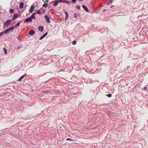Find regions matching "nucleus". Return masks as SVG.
<instances>
[{
    "mask_svg": "<svg viewBox=\"0 0 148 148\" xmlns=\"http://www.w3.org/2000/svg\"><path fill=\"white\" fill-rule=\"evenodd\" d=\"M76 43V41L75 40H73L72 42V44L73 45H75Z\"/></svg>",
    "mask_w": 148,
    "mask_h": 148,
    "instance_id": "obj_20",
    "label": "nucleus"
},
{
    "mask_svg": "<svg viewBox=\"0 0 148 148\" xmlns=\"http://www.w3.org/2000/svg\"><path fill=\"white\" fill-rule=\"evenodd\" d=\"M43 7H46L48 6V4L47 3H44L43 5Z\"/></svg>",
    "mask_w": 148,
    "mask_h": 148,
    "instance_id": "obj_19",
    "label": "nucleus"
},
{
    "mask_svg": "<svg viewBox=\"0 0 148 148\" xmlns=\"http://www.w3.org/2000/svg\"><path fill=\"white\" fill-rule=\"evenodd\" d=\"M32 21V19L30 17L26 19L25 20V22H31Z\"/></svg>",
    "mask_w": 148,
    "mask_h": 148,
    "instance_id": "obj_5",
    "label": "nucleus"
},
{
    "mask_svg": "<svg viewBox=\"0 0 148 148\" xmlns=\"http://www.w3.org/2000/svg\"><path fill=\"white\" fill-rule=\"evenodd\" d=\"M58 3H59L58 1H56V2H55V3L53 5V6H57Z\"/></svg>",
    "mask_w": 148,
    "mask_h": 148,
    "instance_id": "obj_16",
    "label": "nucleus"
},
{
    "mask_svg": "<svg viewBox=\"0 0 148 148\" xmlns=\"http://www.w3.org/2000/svg\"><path fill=\"white\" fill-rule=\"evenodd\" d=\"M34 33V32L33 30H30L29 32V34L30 35H33Z\"/></svg>",
    "mask_w": 148,
    "mask_h": 148,
    "instance_id": "obj_11",
    "label": "nucleus"
},
{
    "mask_svg": "<svg viewBox=\"0 0 148 148\" xmlns=\"http://www.w3.org/2000/svg\"><path fill=\"white\" fill-rule=\"evenodd\" d=\"M44 12V10H43V12Z\"/></svg>",
    "mask_w": 148,
    "mask_h": 148,
    "instance_id": "obj_38",
    "label": "nucleus"
},
{
    "mask_svg": "<svg viewBox=\"0 0 148 148\" xmlns=\"http://www.w3.org/2000/svg\"><path fill=\"white\" fill-rule=\"evenodd\" d=\"M36 13L37 14H41V12L39 10H38L36 11Z\"/></svg>",
    "mask_w": 148,
    "mask_h": 148,
    "instance_id": "obj_23",
    "label": "nucleus"
},
{
    "mask_svg": "<svg viewBox=\"0 0 148 148\" xmlns=\"http://www.w3.org/2000/svg\"><path fill=\"white\" fill-rule=\"evenodd\" d=\"M147 86H145L143 88V90H147Z\"/></svg>",
    "mask_w": 148,
    "mask_h": 148,
    "instance_id": "obj_28",
    "label": "nucleus"
},
{
    "mask_svg": "<svg viewBox=\"0 0 148 148\" xmlns=\"http://www.w3.org/2000/svg\"><path fill=\"white\" fill-rule=\"evenodd\" d=\"M4 33V31H2L1 32V33H0V36H2L3 35V34Z\"/></svg>",
    "mask_w": 148,
    "mask_h": 148,
    "instance_id": "obj_24",
    "label": "nucleus"
},
{
    "mask_svg": "<svg viewBox=\"0 0 148 148\" xmlns=\"http://www.w3.org/2000/svg\"><path fill=\"white\" fill-rule=\"evenodd\" d=\"M106 95L109 97H112V95L111 94H109L108 95Z\"/></svg>",
    "mask_w": 148,
    "mask_h": 148,
    "instance_id": "obj_25",
    "label": "nucleus"
},
{
    "mask_svg": "<svg viewBox=\"0 0 148 148\" xmlns=\"http://www.w3.org/2000/svg\"><path fill=\"white\" fill-rule=\"evenodd\" d=\"M24 75H22L20 78H19V81H21L23 78Z\"/></svg>",
    "mask_w": 148,
    "mask_h": 148,
    "instance_id": "obj_21",
    "label": "nucleus"
},
{
    "mask_svg": "<svg viewBox=\"0 0 148 148\" xmlns=\"http://www.w3.org/2000/svg\"><path fill=\"white\" fill-rule=\"evenodd\" d=\"M82 7L87 12H88V8H87V7L85 5H83L82 6Z\"/></svg>",
    "mask_w": 148,
    "mask_h": 148,
    "instance_id": "obj_7",
    "label": "nucleus"
},
{
    "mask_svg": "<svg viewBox=\"0 0 148 148\" xmlns=\"http://www.w3.org/2000/svg\"><path fill=\"white\" fill-rule=\"evenodd\" d=\"M17 26H18V22L15 25V27Z\"/></svg>",
    "mask_w": 148,
    "mask_h": 148,
    "instance_id": "obj_31",
    "label": "nucleus"
},
{
    "mask_svg": "<svg viewBox=\"0 0 148 148\" xmlns=\"http://www.w3.org/2000/svg\"><path fill=\"white\" fill-rule=\"evenodd\" d=\"M10 32L9 31V29H6V30H5L4 32L5 34H7L9 33Z\"/></svg>",
    "mask_w": 148,
    "mask_h": 148,
    "instance_id": "obj_14",
    "label": "nucleus"
},
{
    "mask_svg": "<svg viewBox=\"0 0 148 148\" xmlns=\"http://www.w3.org/2000/svg\"><path fill=\"white\" fill-rule=\"evenodd\" d=\"M19 49L18 46V47H17V48H16V49Z\"/></svg>",
    "mask_w": 148,
    "mask_h": 148,
    "instance_id": "obj_33",
    "label": "nucleus"
},
{
    "mask_svg": "<svg viewBox=\"0 0 148 148\" xmlns=\"http://www.w3.org/2000/svg\"><path fill=\"white\" fill-rule=\"evenodd\" d=\"M83 0H80L79 1H83Z\"/></svg>",
    "mask_w": 148,
    "mask_h": 148,
    "instance_id": "obj_36",
    "label": "nucleus"
},
{
    "mask_svg": "<svg viewBox=\"0 0 148 148\" xmlns=\"http://www.w3.org/2000/svg\"><path fill=\"white\" fill-rule=\"evenodd\" d=\"M10 12L11 13H13L14 12V10L12 9H10Z\"/></svg>",
    "mask_w": 148,
    "mask_h": 148,
    "instance_id": "obj_26",
    "label": "nucleus"
},
{
    "mask_svg": "<svg viewBox=\"0 0 148 148\" xmlns=\"http://www.w3.org/2000/svg\"><path fill=\"white\" fill-rule=\"evenodd\" d=\"M38 29L39 31L42 32L44 29V27H43L39 26L38 28Z\"/></svg>",
    "mask_w": 148,
    "mask_h": 148,
    "instance_id": "obj_6",
    "label": "nucleus"
},
{
    "mask_svg": "<svg viewBox=\"0 0 148 148\" xmlns=\"http://www.w3.org/2000/svg\"><path fill=\"white\" fill-rule=\"evenodd\" d=\"M66 140H70V141H76L77 140H73V139L70 138H67L66 139Z\"/></svg>",
    "mask_w": 148,
    "mask_h": 148,
    "instance_id": "obj_17",
    "label": "nucleus"
},
{
    "mask_svg": "<svg viewBox=\"0 0 148 148\" xmlns=\"http://www.w3.org/2000/svg\"><path fill=\"white\" fill-rule=\"evenodd\" d=\"M45 17L46 22L48 23H50V21L49 18L47 15H45Z\"/></svg>",
    "mask_w": 148,
    "mask_h": 148,
    "instance_id": "obj_2",
    "label": "nucleus"
},
{
    "mask_svg": "<svg viewBox=\"0 0 148 148\" xmlns=\"http://www.w3.org/2000/svg\"><path fill=\"white\" fill-rule=\"evenodd\" d=\"M8 29L9 30L10 32L12 31L14 29V27L13 26H12L11 27L8 28Z\"/></svg>",
    "mask_w": 148,
    "mask_h": 148,
    "instance_id": "obj_12",
    "label": "nucleus"
},
{
    "mask_svg": "<svg viewBox=\"0 0 148 148\" xmlns=\"http://www.w3.org/2000/svg\"><path fill=\"white\" fill-rule=\"evenodd\" d=\"M112 1H109L108 3V5L110 4L111 3H112Z\"/></svg>",
    "mask_w": 148,
    "mask_h": 148,
    "instance_id": "obj_30",
    "label": "nucleus"
},
{
    "mask_svg": "<svg viewBox=\"0 0 148 148\" xmlns=\"http://www.w3.org/2000/svg\"><path fill=\"white\" fill-rule=\"evenodd\" d=\"M1 13V12H0V14Z\"/></svg>",
    "mask_w": 148,
    "mask_h": 148,
    "instance_id": "obj_39",
    "label": "nucleus"
},
{
    "mask_svg": "<svg viewBox=\"0 0 148 148\" xmlns=\"http://www.w3.org/2000/svg\"><path fill=\"white\" fill-rule=\"evenodd\" d=\"M60 3L62 2L63 3V2H64V1H63L62 0H58V1Z\"/></svg>",
    "mask_w": 148,
    "mask_h": 148,
    "instance_id": "obj_29",
    "label": "nucleus"
},
{
    "mask_svg": "<svg viewBox=\"0 0 148 148\" xmlns=\"http://www.w3.org/2000/svg\"><path fill=\"white\" fill-rule=\"evenodd\" d=\"M17 39H18V37H17Z\"/></svg>",
    "mask_w": 148,
    "mask_h": 148,
    "instance_id": "obj_37",
    "label": "nucleus"
},
{
    "mask_svg": "<svg viewBox=\"0 0 148 148\" xmlns=\"http://www.w3.org/2000/svg\"><path fill=\"white\" fill-rule=\"evenodd\" d=\"M3 50L4 51V53L5 54H7V49L4 48L3 49Z\"/></svg>",
    "mask_w": 148,
    "mask_h": 148,
    "instance_id": "obj_18",
    "label": "nucleus"
},
{
    "mask_svg": "<svg viewBox=\"0 0 148 148\" xmlns=\"http://www.w3.org/2000/svg\"><path fill=\"white\" fill-rule=\"evenodd\" d=\"M11 21V20L10 19L7 20L4 23V25L5 26H7L10 24Z\"/></svg>",
    "mask_w": 148,
    "mask_h": 148,
    "instance_id": "obj_1",
    "label": "nucleus"
},
{
    "mask_svg": "<svg viewBox=\"0 0 148 148\" xmlns=\"http://www.w3.org/2000/svg\"><path fill=\"white\" fill-rule=\"evenodd\" d=\"M24 6V3L23 2H21L19 5V8L20 9L23 8Z\"/></svg>",
    "mask_w": 148,
    "mask_h": 148,
    "instance_id": "obj_9",
    "label": "nucleus"
},
{
    "mask_svg": "<svg viewBox=\"0 0 148 148\" xmlns=\"http://www.w3.org/2000/svg\"><path fill=\"white\" fill-rule=\"evenodd\" d=\"M18 14L16 13L14 14L12 17V19L13 20H14L18 16Z\"/></svg>",
    "mask_w": 148,
    "mask_h": 148,
    "instance_id": "obj_4",
    "label": "nucleus"
},
{
    "mask_svg": "<svg viewBox=\"0 0 148 148\" xmlns=\"http://www.w3.org/2000/svg\"><path fill=\"white\" fill-rule=\"evenodd\" d=\"M47 32H46L45 34H44L40 38V40H41L44 37H45L47 35Z\"/></svg>",
    "mask_w": 148,
    "mask_h": 148,
    "instance_id": "obj_8",
    "label": "nucleus"
},
{
    "mask_svg": "<svg viewBox=\"0 0 148 148\" xmlns=\"http://www.w3.org/2000/svg\"><path fill=\"white\" fill-rule=\"evenodd\" d=\"M65 14H66L65 20H66L68 18V17H69L68 14V13L66 11L65 12Z\"/></svg>",
    "mask_w": 148,
    "mask_h": 148,
    "instance_id": "obj_10",
    "label": "nucleus"
},
{
    "mask_svg": "<svg viewBox=\"0 0 148 148\" xmlns=\"http://www.w3.org/2000/svg\"><path fill=\"white\" fill-rule=\"evenodd\" d=\"M113 6H111V7H110V8H112V7H113Z\"/></svg>",
    "mask_w": 148,
    "mask_h": 148,
    "instance_id": "obj_34",
    "label": "nucleus"
},
{
    "mask_svg": "<svg viewBox=\"0 0 148 148\" xmlns=\"http://www.w3.org/2000/svg\"><path fill=\"white\" fill-rule=\"evenodd\" d=\"M78 14L76 13H75L74 14V16L75 18H76L78 17Z\"/></svg>",
    "mask_w": 148,
    "mask_h": 148,
    "instance_id": "obj_15",
    "label": "nucleus"
},
{
    "mask_svg": "<svg viewBox=\"0 0 148 148\" xmlns=\"http://www.w3.org/2000/svg\"><path fill=\"white\" fill-rule=\"evenodd\" d=\"M77 0H72V2L73 3H75L76 2Z\"/></svg>",
    "mask_w": 148,
    "mask_h": 148,
    "instance_id": "obj_32",
    "label": "nucleus"
},
{
    "mask_svg": "<svg viewBox=\"0 0 148 148\" xmlns=\"http://www.w3.org/2000/svg\"><path fill=\"white\" fill-rule=\"evenodd\" d=\"M76 8L77 9H78V10H79V9H80V6L79 5H77L76 6Z\"/></svg>",
    "mask_w": 148,
    "mask_h": 148,
    "instance_id": "obj_22",
    "label": "nucleus"
},
{
    "mask_svg": "<svg viewBox=\"0 0 148 148\" xmlns=\"http://www.w3.org/2000/svg\"><path fill=\"white\" fill-rule=\"evenodd\" d=\"M106 10H104L103 11V12H104V11H106Z\"/></svg>",
    "mask_w": 148,
    "mask_h": 148,
    "instance_id": "obj_35",
    "label": "nucleus"
},
{
    "mask_svg": "<svg viewBox=\"0 0 148 148\" xmlns=\"http://www.w3.org/2000/svg\"><path fill=\"white\" fill-rule=\"evenodd\" d=\"M35 14V13L32 14V15L30 17L32 19L33 18H35V16H34V15Z\"/></svg>",
    "mask_w": 148,
    "mask_h": 148,
    "instance_id": "obj_13",
    "label": "nucleus"
},
{
    "mask_svg": "<svg viewBox=\"0 0 148 148\" xmlns=\"http://www.w3.org/2000/svg\"><path fill=\"white\" fill-rule=\"evenodd\" d=\"M69 3V2L68 1H64V2H63V3Z\"/></svg>",
    "mask_w": 148,
    "mask_h": 148,
    "instance_id": "obj_27",
    "label": "nucleus"
},
{
    "mask_svg": "<svg viewBox=\"0 0 148 148\" xmlns=\"http://www.w3.org/2000/svg\"><path fill=\"white\" fill-rule=\"evenodd\" d=\"M34 9V6L33 5H32L31 6L29 10V12L30 13H32Z\"/></svg>",
    "mask_w": 148,
    "mask_h": 148,
    "instance_id": "obj_3",
    "label": "nucleus"
}]
</instances>
